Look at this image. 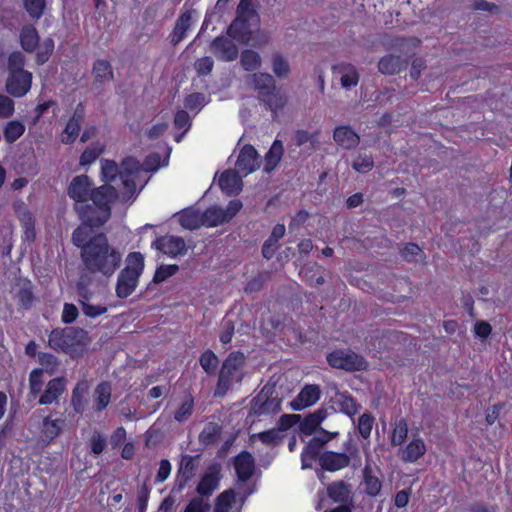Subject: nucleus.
<instances>
[{"label": "nucleus", "mask_w": 512, "mask_h": 512, "mask_svg": "<svg viewBox=\"0 0 512 512\" xmlns=\"http://www.w3.org/2000/svg\"><path fill=\"white\" fill-rule=\"evenodd\" d=\"M270 278L271 272H261L250 281H248L244 291L248 294L259 292L264 288V285L270 280Z\"/></svg>", "instance_id": "obj_51"}, {"label": "nucleus", "mask_w": 512, "mask_h": 512, "mask_svg": "<svg viewBox=\"0 0 512 512\" xmlns=\"http://www.w3.org/2000/svg\"><path fill=\"white\" fill-rule=\"evenodd\" d=\"M331 401L339 406L342 413L352 417L358 413L360 405H358L352 395L347 392L336 391Z\"/></svg>", "instance_id": "obj_31"}, {"label": "nucleus", "mask_w": 512, "mask_h": 512, "mask_svg": "<svg viewBox=\"0 0 512 512\" xmlns=\"http://www.w3.org/2000/svg\"><path fill=\"white\" fill-rule=\"evenodd\" d=\"M272 70L279 78H286L290 73L288 61L279 53L272 56Z\"/></svg>", "instance_id": "obj_53"}, {"label": "nucleus", "mask_w": 512, "mask_h": 512, "mask_svg": "<svg viewBox=\"0 0 512 512\" xmlns=\"http://www.w3.org/2000/svg\"><path fill=\"white\" fill-rule=\"evenodd\" d=\"M255 18L236 15L226 29V34L239 44L249 45L253 36L252 21Z\"/></svg>", "instance_id": "obj_12"}, {"label": "nucleus", "mask_w": 512, "mask_h": 512, "mask_svg": "<svg viewBox=\"0 0 512 512\" xmlns=\"http://www.w3.org/2000/svg\"><path fill=\"white\" fill-rule=\"evenodd\" d=\"M242 202L240 200H231L226 209L219 206H212L203 212L204 226L215 227L228 223L241 210Z\"/></svg>", "instance_id": "obj_7"}, {"label": "nucleus", "mask_w": 512, "mask_h": 512, "mask_svg": "<svg viewBox=\"0 0 512 512\" xmlns=\"http://www.w3.org/2000/svg\"><path fill=\"white\" fill-rule=\"evenodd\" d=\"M54 40L51 37H48L43 40V42H39V45L37 46V53H36V64L37 65H43L45 64L49 58L52 56L54 52Z\"/></svg>", "instance_id": "obj_45"}, {"label": "nucleus", "mask_w": 512, "mask_h": 512, "mask_svg": "<svg viewBox=\"0 0 512 512\" xmlns=\"http://www.w3.org/2000/svg\"><path fill=\"white\" fill-rule=\"evenodd\" d=\"M112 394V385L109 381H102L100 382L95 390H94V410L96 412H101L110 403Z\"/></svg>", "instance_id": "obj_33"}, {"label": "nucleus", "mask_w": 512, "mask_h": 512, "mask_svg": "<svg viewBox=\"0 0 512 512\" xmlns=\"http://www.w3.org/2000/svg\"><path fill=\"white\" fill-rule=\"evenodd\" d=\"M205 104L206 96L200 92H195L187 95L184 101L185 108L191 111L200 110Z\"/></svg>", "instance_id": "obj_61"}, {"label": "nucleus", "mask_w": 512, "mask_h": 512, "mask_svg": "<svg viewBox=\"0 0 512 512\" xmlns=\"http://www.w3.org/2000/svg\"><path fill=\"white\" fill-rule=\"evenodd\" d=\"M85 117V106L83 103L77 104L74 113L72 117L69 119L68 123L66 124L64 132L67 134L66 138L62 139V142L65 144H72L75 142L80 128L81 124Z\"/></svg>", "instance_id": "obj_26"}, {"label": "nucleus", "mask_w": 512, "mask_h": 512, "mask_svg": "<svg viewBox=\"0 0 512 512\" xmlns=\"http://www.w3.org/2000/svg\"><path fill=\"white\" fill-rule=\"evenodd\" d=\"M222 466L218 462L210 464L196 486V493L198 496L195 498H202V501H209V497L219 487V482L222 478Z\"/></svg>", "instance_id": "obj_8"}, {"label": "nucleus", "mask_w": 512, "mask_h": 512, "mask_svg": "<svg viewBox=\"0 0 512 512\" xmlns=\"http://www.w3.org/2000/svg\"><path fill=\"white\" fill-rule=\"evenodd\" d=\"M298 430L301 434H304L305 436H310L314 433H317V435H320L321 429H323L319 424H316V421L314 418L311 417V414L309 413L305 417L301 416V421L298 422Z\"/></svg>", "instance_id": "obj_52"}, {"label": "nucleus", "mask_w": 512, "mask_h": 512, "mask_svg": "<svg viewBox=\"0 0 512 512\" xmlns=\"http://www.w3.org/2000/svg\"><path fill=\"white\" fill-rule=\"evenodd\" d=\"M236 15L255 18L256 23L259 21V15L254 7V0H240L236 8Z\"/></svg>", "instance_id": "obj_58"}, {"label": "nucleus", "mask_w": 512, "mask_h": 512, "mask_svg": "<svg viewBox=\"0 0 512 512\" xmlns=\"http://www.w3.org/2000/svg\"><path fill=\"white\" fill-rule=\"evenodd\" d=\"M234 467L239 481L247 482L255 472L254 457L250 452L242 451L234 458Z\"/></svg>", "instance_id": "obj_22"}, {"label": "nucleus", "mask_w": 512, "mask_h": 512, "mask_svg": "<svg viewBox=\"0 0 512 512\" xmlns=\"http://www.w3.org/2000/svg\"><path fill=\"white\" fill-rule=\"evenodd\" d=\"M259 158L260 156L254 146L250 144L244 145L235 163L236 170L247 176L260 167L261 161Z\"/></svg>", "instance_id": "obj_16"}, {"label": "nucleus", "mask_w": 512, "mask_h": 512, "mask_svg": "<svg viewBox=\"0 0 512 512\" xmlns=\"http://www.w3.org/2000/svg\"><path fill=\"white\" fill-rule=\"evenodd\" d=\"M193 13H195L194 9L186 10L181 13L176 20L173 31L169 35V41L173 47H176L186 37L187 31L191 28L193 23Z\"/></svg>", "instance_id": "obj_23"}, {"label": "nucleus", "mask_w": 512, "mask_h": 512, "mask_svg": "<svg viewBox=\"0 0 512 512\" xmlns=\"http://www.w3.org/2000/svg\"><path fill=\"white\" fill-rule=\"evenodd\" d=\"M178 271H179V266L176 264L160 265L159 267H157V269L154 273L153 279L148 284L146 290L151 289L154 284H159L161 282H164L169 277L174 276Z\"/></svg>", "instance_id": "obj_42"}, {"label": "nucleus", "mask_w": 512, "mask_h": 512, "mask_svg": "<svg viewBox=\"0 0 512 512\" xmlns=\"http://www.w3.org/2000/svg\"><path fill=\"white\" fill-rule=\"evenodd\" d=\"M321 471L318 472V477H323V471H338L347 467L350 464V457L347 453H339L334 451H324L319 459Z\"/></svg>", "instance_id": "obj_17"}, {"label": "nucleus", "mask_w": 512, "mask_h": 512, "mask_svg": "<svg viewBox=\"0 0 512 512\" xmlns=\"http://www.w3.org/2000/svg\"><path fill=\"white\" fill-rule=\"evenodd\" d=\"M92 75L94 77L92 86L100 89L104 84L114 79L113 67L108 60L97 59L93 63Z\"/></svg>", "instance_id": "obj_24"}, {"label": "nucleus", "mask_w": 512, "mask_h": 512, "mask_svg": "<svg viewBox=\"0 0 512 512\" xmlns=\"http://www.w3.org/2000/svg\"><path fill=\"white\" fill-rule=\"evenodd\" d=\"M426 447L422 439H414L405 448L402 459L406 462H415L425 454Z\"/></svg>", "instance_id": "obj_37"}, {"label": "nucleus", "mask_w": 512, "mask_h": 512, "mask_svg": "<svg viewBox=\"0 0 512 512\" xmlns=\"http://www.w3.org/2000/svg\"><path fill=\"white\" fill-rule=\"evenodd\" d=\"M104 152V145L100 143L87 147L80 156L81 166L90 165Z\"/></svg>", "instance_id": "obj_50"}, {"label": "nucleus", "mask_w": 512, "mask_h": 512, "mask_svg": "<svg viewBox=\"0 0 512 512\" xmlns=\"http://www.w3.org/2000/svg\"><path fill=\"white\" fill-rule=\"evenodd\" d=\"M40 37L37 29L32 24H27L20 31V45L27 53L36 51L39 45Z\"/></svg>", "instance_id": "obj_30"}, {"label": "nucleus", "mask_w": 512, "mask_h": 512, "mask_svg": "<svg viewBox=\"0 0 512 512\" xmlns=\"http://www.w3.org/2000/svg\"><path fill=\"white\" fill-rule=\"evenodd\" d=\"M363 478L365 485V493L371 497H376L382 489V483L378 477L372 475L370 465H366L363 469Z\"/></svg>", "instance_id": "obj_36"}, {"label": "nucleus", "mask_w": 512, "mask_h": 512, "mask_svg": "<svg viewBox=\"0 0 512 512\" xmlns=\"http://www.w3.org/2000/svg\"><path fill=\"white\" fill-rule=\"evenodd\" d=\"M408 434V425L405 419L397 421L391 437V444L398 446L404 443Z\"/></svg>", "instance_id": "obj_55"}, {"label": "nucleus", "mask_w": 512, "mask_h": 512, "mask_svg": "<svg viewBox=\"0 0 512 512\" xmlns=\"http://www.w3.org/2000/svg\"><path fill=\"white\" fill-rule=\"evenodd\" d=\"M245 361L246 357L240 351H233L227 356L219 371L214 397H224L234 380L237 382L242 381L243 373L241 368L245 365Z\"/></svg>", "instance_id": "obj_3"}, {"label": "nucleus", "mask_w": 512, "mask_h": 512, "mask_svg": "<svg viewBox=\"0 0 512 512\" xmlns=\"http://www.w3.org/2000/svg\"><path fill=\"white\" fill-rule=\"evenodd\" d=\"M339 435L338 432H329L325 429H321L320 435H315L305 445L303 452L305 456H309L310 460L320 459L322 449L332 439H335Z\"/></svg>", "instance_id": "obj_19"}, {"label": "nucleus", "mask_w": 512, "mask_h": 512, "mask_svg": "<svg viewBox=\"0 0 512 512\" xmlns=\"http://www.w3.org/2000/svg\"><path fill=\"white\" fill-rule=\"evenodd\" d=\"M64 424L65 421L63 419L51 420L49 417H46L43 420V437L49 442L54 440L61 433Z\"/></svg>", "instance_id": "obj_40"}, {"label": "nucleus", "mask_w": 512, "mask_h": 512, "mask_svg": "<svg viewBox=\"0 0 512 512\" xmlns=\"http://www.w3.org/2000/svg\"><path fill=\"white\" fill-rule=\"evenodd\" d=\"M141 169L142 165L140 162L132 156L125 157L120 164V173H123V175L127 177L138 174Z\"/></svg>", "instance_id": "obj_56"}, {"label": "nucleus", "mask_w": 512, "mask_h": 512, "mask_svg": "<svg viewBox=\"0 0 512 512\" xmlns=\"http://www.w3.org/2000/svg\"><path fill=\"white\" fill-rule=\"evenodd\" d=\"M89 384L87 380L79 381L72 391L71 405L77 413L84 410V396L88 392Z\"/></svg>", "instance_id": "obj_35"}, {"label": "nucleus", "mask_w": 512, "mask_h": 512, "mask_svg": "<svg viewBox=\"0 0 512 512\" xmlns=\"http://www.w3.org/2000/svg\"><path fill=\"white\" fill-rule=\"evenodd\" d=\"M221 429L217 423H207L199 435V442L206 446L215 444L220 437Z\"/></svg>", "instance_id": "obj_38"}, {"label": "nucleus", "mask_w": 512, "mask_h": 512, "mask_svg": "<svg viewBox=\"0 0 512 512\" xmlns=\"http://www.w3.org/2000/svg\"><path fill=\"white\" fill-rule=\"evenodd\" d=\"M24 7L29 16L37 20L43 14L45 0H24Z\"/></svg>", "instance_id": "obj_63"}, {"label": "nucleus", "mask_w": 512, "mask_h": 512, "mask_svg": "<svg viewBox=\"0 0 512 512\" xmlns=\"http://www.w3.org/2000/svg\"><path fill=\"white\" fill-rule=\"evenodd\" d=\"M143 270V255L140 252H130L126 257V266L117 277L115 292L118 298H127L135 291Z\"/></svg>", "instance_id": "obj_2"}, {"label": "nucleus", "mask_w": 512, "mask_h": 512, "mask_svg": "<svg viewBox=\"0 0 512 512\" xmlns=\"http://www.w3.org/2000/svg\"><path fill=\"white\" fill-rule=\"evenodd\" d=\"M262 60L254 50L245 49L240 54V64L246 71H255L261 66Z\"/></svg>", "instance_id": "obj_41"}, {"label": "nucleus", "mask_w": 512, "mask_h": 512, "mask_svg": "<svg viewBox=\"0 0 512 512\" xmlns=\"http://www.w3.org/2000/svg\"><path fill=\"white\" fill-rule=\"evenodd\" d=\"M199 363L208 375H214L219 365V359L212 350L207 349L201 354Z\"/></svg>", "instance_id": "obj_48"}, {"label": "nucleus", "mask_w": 512, "mask_h": 512, "mask_svg": "<svg viewBox=\"0 0 512 512\" xmlns=\"http://www.w3.org/2000/svg\"><path fill=\"white\" fill-rule=\"evenodd\" d=\"M201 455L196 456L183 455L177 471L175 484L171 490V493L181 492L187 483L195 476L197 465L194 463L195 460L200 459Z\"/></svg>", "instance_id": "obj_13"}, {"label": "nucleus", "mask_w": 512, "mask_h": 512, "mask_svg": "<svg viewBox=\"0 0 512 512\" xmlns=\"http://www.w3.org/2000/svg\"><path fill=\"white\" fill-rule=\"evenodd\" d=\"M94 274L95 273H90L86 269L84 272L80 273L79 278L76 283V293L77 294L86 296L88 294V291H92L90 289V286L93 283V280H94L93 275Z\"/></svg>", "instance_id": "obj_59"}, {"label": "nucleus", "mask_w": 512, "mask_h": 512, "mask_svg": "<svg viewBox=\"0 0 512 512\" xmlns=\"http://www.w3.org/2000/svg\"><path fill=\"white\" fill-rule=\"evenodd\" d=\"M423 254L421 248L413 242L407 243L401 250L400 255L407 262H416L418 257Z\"/></svg>", "instance_id": "obj_60"}, {"label": "nucleus", "mask_w": 512, "mask_h": 512, "mask_svg": "<svg viewBox=\"0 0 512 512\" xmlns=\"http://www.w3.org/2000/svg\"><path fill=\"white\" fill-rule=\"evenodd\" d=\"M210 509L209 501H202V498H192L182 512H209Z\"/></svg>", "instance_id": "obj_64"}, {"label": "nucleus", "mask_w": 512, "mask_h": 512, "mask_svg": "<svg viewBox=\"0 0 512 512\" xmlns=\"http://www.w3.org/2000/svg\"><path fill=\"white\" fill-rule=\"evenodd\" d=\"M88 332L80 327L56 328L49 335V347L55 351L68 352L76 346H86Z\"/></svg>", "instance_id": "obj_4"}, {"label": "nucleus", "mask_w": 512, "mask_h": 512, "mask_svg": "<svg viewBox=\"0 0 512 512\" xmlns=\"http://www.w3.org/2000/svg\"><path fill=\"white\" fill-rule=\"evenodd\" d=\"M283 435L280 434L278 429H270L257 434H253L251 439H258L265 445L277 446L281 443Z\"/></svg>", "instance_id": "obj_49"}, {"label": "nucleus", "mask_w": 512, "mask_h": 512, "mask_svg": "<svg viewBox=\"0 0 512 512\" xmlns=\"http://www.w3.org/2000/svg\"><path fill=\"white\" fill-rule=\"evenodd\" d=\"M209 50L221 62H233L239 56L235 40L227 34L215 37L209 44Z\"/></svg>", "instance_id": "obj_10"}, {"label": "nucleus", "mask_w": 512, "mask_h": 512, "mask_svg": "<svg viewBox=\"0 0 512 512\" xmlns=\"http://www.w3.org/2000/svg\"><path fill=\"white\" fill-rule=\"evenodd\" d=\"M65 384V377H56L50 380L44 393L40 396L39 404L47 405L57 400V398L64 392Z\"/></svg>", "instance_id": "obj_28"}, {"label": "nucleus", "mask_w": 512, "mask_h": 512, "mask_svg": "<svg viewBox=\"0 0 512 512\" xmlns=\"http://www.w3.org/2000/svg\"><path fill=\"white\" fill-rule=\"evenodd\" d=\"M334 141L345 150L356 148L360 137L351 126H338L333 132Z\"/></svg>", "instance_id": "obj_27"}, {"label": "nucleus", "mask_w": 512, "mask_h": 512, "mask_svg": "<svg viewBox=\"0 0 512 512\" xmlns=\"http://www.w3.org/2000/svg\"><path fill=\"white\" fill-rule=\"evenodd\" d=\"M407 67L408 59L392 53L381 57L378 62V70L383 75H395Z\"/></svg>", "instance_id": "obj_25"}, {"label": "nucleus", "mask_w": 512, "mask_h": 512, "mask_svg": "<svg viewBox=\"0 0 512 512\" xmlns=\"http://www.w3.org/2000/svg\"><path fill=\"white\" fill-rule=\"evenodd\" d=\"M152 248L168 255L171 258H177L186 255L188 247L185 240L180 236L164 235L157 237L152 242Z\"/></svg>", "instance_id": "obj_11"}, {"label": "nucleus", "mask_w": 512, "mask_h": 512, "mask_svg": "<svg viewBox=\"0 0 512 512\" xmlns=\"http://www.w3.org/2000/svg\"><path fill=\"white\" fill-rule=\"evenodd\" d=\"M18 304L25 310L32 307L34 302V294L32 291V283L29 280H25L16 293Z\"/></svg>", "instance_id": "obj_39"}, {"label": "nucleus", "mask_w": 512, "mask_h": 512, "mask_svg": "<svg viewBox=\"0 0 512 512\" xmlns=\"http://www.w3.org/2000/svg\"><path fill=\"white\" fill-rule=\"evenodd\" d=\"M120 167L114 160H101V179L104 184H110L116 177L120 176Z\"/></svg>", "instance_id": "obj_43"}, {"label": "nucleus", "mask_w": 512, "mask_h": 512, "mask_svg": "<svg viewBox=\"0 0 512 512\" xmlns=\"http://www.w3.org/2000/svg\"><path fill=\"white\" fill-rule=\"evenodd\" d=\"M374 167V160L371 155L359 154L352 163V168L359 173H367Z\"/></svg>", "instance_id": "obj_57"}, {"label": "nucleus", "mask_w": 512, "mask_h": 512, "mask_svg": "<svg viewBox=\"0 0 512 512\" xmlns=\"http://www.w3.org/2000/svg\"><path fill=\"white\" fill-rule=\"evenodd\" d=\"M284 154V147L280 140H275L264 156L263 171L270 174L280 163Z\"/></svg>", "instance_id": "obj_29"}, {"label": "nucleus", "mask_w": 512, "mask_h": 512, "mask_svg": "<svg viewBox=\"0 0 512 512\" xmlns=\"http://www.w3.org/2000/svg\"><path fill=\"white\" fill-rule=\"evenodd\" d=\"M74 246L80 249V258L87 271L99 273L109 279L120 268L122 253L109 243L105 233L95 236L71 238Z\"/></svg>", "instance_id": "obj_1"}, {"label": "nucleus", "mask_w": 512, "mask_h": 512, "mask_svg": "<svg viewBox=\"0 0 512 512\" xmlns=\"http://www.w3.org/2000/svg\"><path fill=\"white\" fill-rule=\"evenodd\" d=\"M239 173L238 170L229 169L221 174L218 184L227 196H236L242 191L243 181Z\"/></svg>", "instance_id": "obj_21"}, {"label": "nucleus", "mask_w": 512, "mask_h": 512, "mask_svg": "<svg viewBox=\"0 0 512 512\" xmlns=\"http://www.w3.org/2000/svg\"><path fill=\"white\" fill-rule=\"evenodd\" d=\"M281 410V399L278 398L277 393L271 394V397L268 400H265L260 406L255 408V415H268L275 414Z\"/></svg>", "instance_id": "obj_47"}, {"label": "nucleus", "mask_w": 512, "mask_h": 512, "mask_svg": "<svg viewBox=\"0 0 512 512\" xmlns=\"http://www.w3.org/2000/svg\"><path fill=\"white\" fill-rule=\"evenodd\" d=\"M25 132V125L18 120L10 121L6 124L3 135L7 143L12 144L18 140Z\"/></svg>", "instance_id": "obj_44"}, {"label": "nucleus", "mask_w": 512, "mask_h": 512, "mask_svg": "<svg viewBox=\"0 0 512 512\" xmlns=\"http://www.w3.org/2000/svg\"><path fill=\"white\" fill-rule=\"evenodd\" d=\"M327 494L334 502L347 504L351 500V485L343 480L333 482L328 485Z\"/></svg>", "instance_id": "obj_32"}, {"label": "nucleus", "mask_w": 512, "mask_h": 512, "mask_svg": "<svg viewBox=\"0 0 512 512\" xmlns=\"http://www.w3.org/2000/svg\"><path fill=\"white\" fill-rule=\"evenodd\" d=\"M321 396L320 386L317 384H306L298 395L290 402V407L294 411H301L314 405Z\"/></svg>", "instance_id": "obj_18"}, {"label": "nucleus", "mask_w": 512, "mask_h": 512, "mask_svg": "<svg viewBox=\"0 0 512 512\" xmlns=\"http://www.w3.org/2000/svg\"><path fill=\"white\" fill-rule=\"evenodd\" d=\"M81 224L74 229L71 238L89 237L98 234L95 230L102 227L111 217L102 220V208L92 204L75 205Z\"/></svg>", "instance_id": "obj_5"}, {"label": "nucleus", "mask_w": 512, "mask_h": 512, "mask_svg": "<svg viewBox=\"0 0 512 512\" xmlns=\"http://www.w3.org/2000/svg\"><path fill=\"white\" fill-rule=\"evenodd\" d=\"M260 103L264 104L266 109L273 113V119L277 116V111L284 108L287 103V97L285 93L276 86L269 89L268 91L261 92L257 95Z\"/></svg>", "instance_id": "obj_20"}, {"label": "nucleus", "mask_w": 512, "mask_h": 512, "mask_svg": "<svg viewBox=\"0 0 512 512\" xmlns=\"http://www.w3.org/2000/svg\"><path fill=\"white\" fill-rule=\"evenodd\" d=\"M32 84V73L29 71L9 73L6 80V91L13 97L25 96Z\"/></svg>", "instance_id": "obj_14"}, {"label": "nucleus", "mask_w": 512, "mask_h": 512, "mask_svg": "<svg viewBox=\"0 0 512 512\" xmlns=\"http://www.w3.org/2000/svg\"><path fill=\"white\" fill-rule=\"evenodd\" d=\"M25 55L20 51L12 52L8 57L7 68L9 73L24 72Z\"/></svg>", "instance_id": "obj_54"}, {"label": "nucleus", "mask_w": 512, "mask_h": 512, "mask_svg": "<svg viewBox=\"0 0 512 512\" xmlns=\"http://www.w3.org/2000/svg\"><path fill=\"white\" fill-rule=\"evenodd\" d=\"M194 400L189 396L176 410L174 419L178 422L186 421L193 412Z\"/></svg>", "instance_id": "obj_62"}, {"label": "nucleus", "mask_w": 512, "mask_h": 512, "mask_svg": "<svg viewBox=\"0 0 512 512\" xmlns=\"http://www.w3.org/2000/svg\"><path fill=\"white\" fill-rule=\"evenodd\" d=\"M328 364L347 372L364 371L368 368L367 360L351 350L337 349L327 355Z\"/></svg>", "instance_id": "obj_6"}, {"label": "nucleus", "mask_w": 512, "mask_h": 512, "mask_svg": "<svg viewBox=\"0 0 512 512\" xmlns=\"http://www.w3.org/2000/svg\"><path fill=\"white\" fill-rule=\"evenodd\" d=\"M93 188V182L87 175H78L70 182L67 194L76 203H84L89 200Z\"/></svg>", "instance_id": "obj_15"}, {"label": "nucleus", "mask_w": 512, "mask_h": 512, "mask_svg": "<svg viewBox=\"0 0 512 512\" xmlns=\"http://www.w3.org/2000/svg\"><path fill=\"white\" fill-rule=\"evenodd\" d=\"M180 225L189 230H196L204 226L203 213L197 210L184 209L179 218Z\"/></svg>", "instance_id": "obj_34"}, {"label": "nucleus", "mask_w": 512, "mask_h": 512, "mask_svg": "<svg viewBox=\"0 0 512 512\" xmlns=\"http://www.w3.org/2000/svg\"><path fill=\"white\" fill-rule=\"evenodd\" d=\"M252 81L253 88L258 92V95L276 86L274 77L268 73H254Z\"/></svg>", "instance_id": "obj_46"}, {"label": "nucleus", "mask_w": 512, "mask_h": 512, "mask_svg": "<svg viewBox=\"0 0 512 512\" xmlns=\"http://www.w3.org/2000/svg\"><path fill=\"white\" fill-rule=\"evenodd\" d=\"M89 199L92 205L102 208V218H107L112 215V206L119 199V193L111 184H103L93 188Z\"/></svg>", "instance_id": "obj_9"}]
</instances>
